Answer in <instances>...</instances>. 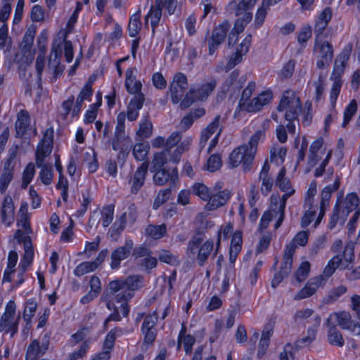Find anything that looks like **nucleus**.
Returning <instances> with one entry per match:
<instances>
[{
    "instance_id": "1",
    "label": "nucleus",
    "mask_w": 360,
    "mask_h": 360,
    "mask_svg": "<svg viewBox=\"0 0 360 360\" xmlns=\"http://www.w3.org/2000/svg\"><path fill=\"white\" fill-rule=\"evenodd\" d=\"M143 276L141 275H130L109 282L101 297L108 309L112 311L107 317V321H121L122 317L116 302L126 300L127 297H132L134 291L143 286Z\"/></svg>"
},
{
    "instance_id": "2",
    "label": "nucleus",
    "mask_w": 360,
    "mask_h": 360,
    "mask_svg": "<svg viewBox=\"0 0 360 360\" xmlns=\"http://www.w3.org/2000/svg\"><path fill=\"white\" fill-rule=\"evenodd\" d=\"M302 108V101L294 90L288 89L283 92L276 111L288 122L286 127L290 134L295 133V122L299 121Z\"/></svg>"
},
{
    "instance_id": "3",
    "label": "nucleus",
    "mask_w": 360,
    "mask_h": 360,
    "mask_svg": "<svg viewBox=\"0 0 360 360\" xmlns=\"http://www.w3.org/2000/svg\"><path fill=\"white\" fill-rule=\"evenodd\" d=\"M257 0H240L237 2L236 0L231 1L226 6V11L229 14H234L235 16H240L236 20L233 27L229 34L231 35H238L243 32L246 25L252 19V12Z\"/></svg>"
},
{
    "instance_id": "4",
    "label": "nucleus",
    "mask_w": 360,
    "mask_h": 360,
    "mask_svg": "<svg viewBox=\"0 0 360 360\" xmlns=\"http://www.w3.org/2000/svg\"><path fill=\"white\" fill-rule=\"evenodd\" d=\"M342 204L341 206L338 202L335 203L330 218V228L336 224L339 218L345 220L351 212H355L356 210H360L359 198L355 192L347 193Z\"/></svg>"
},
{
    "instance_id": "5",
    "label": "nucleus",
    "mask_w": 360,
    "mask_h": 360,
    "mask_svg": "<svg viewBox=\"0 0 360 360\" xmlns=\"http://www.w3.org/2000/svg\"><path fill=\"white\" fill-rule=\"evenodd\" d=\"M216 85L217 82L213 79L210 82L203 83L197 87L190 88L180 103L181 108H188L195 101H206L208 96L215 89Z\"/></svg>"
},
{
    "instance_id": "6",
    "label": "nucleus",
    "mask_w": 360,
    "mask_h": 360,
    "mask_svg": "<svg viewBox=\"0 0 360 360\" xmlns=\"http://www.w3.org/2000/svg\"><path fill=\"white\" fill-rule=\"evenodd\" d=\"M327 35L315 36L314 50L317 52L316 68L324 70L332 62L334 56V49L330 42L323 40Z\"/></svg>"
},
{
    "instance_id": "7",
    "label": "nucleus",
    "mask_w": 360,
    "mask_h": 360,
    "mask_svg": "<svg viewBox=\"0 0 360 360\" xmlns=\"http://www.w3.org/2000/svg\"><path fill=\"white\" fill-rule=\"evenodd\" d=\"M54 143V129L52 126L47 127L42 133L35 151V163L37 167L42 165L45 160L51 154Z\"/></svg>"
},
{
    "instance_id": "8",
    "label": "nucleus",
    "mask_w": 360,
    "mask_h": 360,
    "mask_svg": "<svg viewBox=\"0 0 360 360\" xmlns=\"http://www.w3.org/2000/svg\"><path fill=\"white\" fill-rule=\"evenodd\" d=\"M202 240V237L193 236L188 243L189 252L193 255L197 252L196 259L200 266L205 264L214 248V243L211 240H207L204 243Z\"/></svg>"
},
{
    "instance_id": "9",
    "label": "nucleus",
    "mask_w": 360,
    "mask_h": 360,
    "mask_svg": "<svg viewBox=\"0 0 360 360\" xmlns=\"http://www.w3.org/2000/svg\"><path fill=\"white\" fill-rule=\"evenodd\" d=\"M158 321V314L156 311L147 314L141 326V332L143 335V345L150 347L153 345L157 335L156 325Z\"/></svg>"
},
{
    "instance_id": "10",
    "label": "nucleus",
    "mask_w": 360,
    "mask_h": 360,
    "mask_svg": "<svg viewBox=\"0 0 360 360\" xmlns=\"http://www.w3.org/2000/svg\"><path fill=\"white\" fill-rule=\"evenodd\" d=\"M230 27V22L227 20H224L213 29L211 36L207 39L210 56H213L224 41Z\"/></svg>"
},
{
    "instance_id": "11",
    "label": "nucleus",
    "mask_w": 360,
    "mask_h": 360,
    "mask_svg": "<svg viewBox=\"0 0 360 360\" xmlns=\"http://www.w3.org/2000/svg\"><path fill=\"white\" fill-rule=\"evenodd\" d=\"M153 181L155 185L164 186L169 183V186H176L179 180L178 169L176 166H166V167L153 170Z\"/></svg>"
},
{
    "instance_id": "12",
    "label": "nucleus",
    "mask_w": 360,
    "mask_h": 360,
    "mask_svg": "<svg viewBox=\"0 0 360 360\" xmlns=\"http://www.w3.org/2000/svg\"><path fill=\"white\" fill-rule=\"evenodd\" d=\"M244 146H239L234 148L229 157V163L231 168H236L242 165L243 171L248 172L252 169L255 158L247 159L248 152L245 149Z\"/></svg>"
},
{
    "instance_id": "13",
    "label": "nucleus",
    "mask_w": 360,
    "mask_h": 360,
    "mask_svg": "<svg viewBox=\"0 0 360 360\" xmlns=\"http://www.w3.org/2000/svg\"><path fill=\"white\" fill-rule=\"evenodd\" d=\"M188 85V78L184 73L178 72L174 74L169 86L171 101L174 104L181 102Z\"/></svg>"
},
{
    "instance_id": "14",
    "label": "nucleus",
    "mask_w": 360,
    "mask_h": 360,
    "mask_svg": "<svg viewBox=\"0 0 360 360\" xmlns=\"http://www.w3.org/2000/svg\"><path fill=\"white\" fill-rule=\"evenodd\" d=\"M284 193L280 197L278 193H273L270 198L271 207L277 210L279 217L274 224L275 229L279 228L283 222L285 218V210L288 199L293 195L295 193V189L286 190L283 191Z\"/></svg>"
},
{
    "instance_id": "15",
    "label": "nucleus",
    "mask_w": 360,
    "mask_h": 360,
    "mask_svg": "<svg viewBox=\"0 0 360 360\" xmlns=\"http://www.w3.org/2000/svg\"><path fill=\"white\" fill-rule=\"evenodd\" d=\"M49 339L50 334L46 333L43 336L41 345L37 339L32 340L27 348L25 360H38L45 354L49 347Z\"/></svg>"
},
{
    "instance_id": "16",
    "label": "nucleus",
    "mask_w": 360,
    "mask_h": 360,
    "mask_svg": "<svg viewBox=\"0 0 360 360\" xmlns=\"http://www.w3.org/2000/svg\"><path fill=\"white\" fill-rule=\"evenodd\" d=\"M133 246V240L131 239H126L124 245L118 246L112 250L110 264L112 269L117 270L120 268L122 261L130 256Z\"/></svg>"
},
{
    "instance_id": "17",
    "label": "nucleus",
    "mask_w": 360,
    "mask_h": 360,
    "mask_svg": "<svg viewBox=\"0 0 360 360\" xmlns=\"http://www.w3.org/2000/svg\"><path fill=\"white\" fill-rule=\"evenodd\" d=\"M35 37L34 30H27L24 34L20 44V53L22 60L27 63H32L35 56V49L34 48V39Z\"/></svg>"
},
{
    "instance_id": "18",
    "label": "nucleus",
    "mask_w": 360,
    "mask_h": 360,
    "mask_svg": "<svg viewBox=\"0 0 360 360\" xmlns=\"http://www.w3.org/2000/svg\"><path fill=\"white\" fill-rule=\"evenodd\" d=\"M333 16V10L330 7H325L314 18V32L315 36H323Z\"/></svg>"
},
{
    "instance_id": "19",
    "label": "nucleus",
    "mask_w": 360,
    "mask_h": 360,
    "mask_svg": "<svg viewBox=\"0 0 360 360\" xmlns=\"http://www.w3.org/2000/svg\"><path fill=\"white\" fill-rule=\"evenodd\" d=\"M195 342V336L187 334V326L185 323H182L177 336L176 350L179 351L183 345L186 354L190 355L193 353Z\"/></svg>"
},
{
    "instance_id": "20",
    "label": "nucleus",
    "mask_w": 360,
    "mask_h": 360,
    "mask_svg": "<svg viewBox=\"0 0 360 360\" xmlns=\"http://www.w3.org/2000/svg\"><path fill=\"white\" fill-rule=\"evenodd\" d=\"M325 282L322 276L310 278L303 288H302L295 295V300H300L312 296Z\"/></svg>"
},
{
    "instance_id": "21",
    "label": "nucleus",
    "mask_w": 360,
    "mask_h": 360,
    "mask_svg": "<svg viewBox=\"0 0 360 360\" xmlns=\"http://www.w3.org/2000/svg\"><path fill=\"white\" fill-rule=\"evenodd\" d=\"M352 49L353 46L351 43L347 44L343 47L335 58L333 74L336 75L338 77H341L344 73L350 58Z\"/></svg>"
},
{
    "instance_id": "22",
    "label": "nucleus",
    "mask_w": 360,
    "mask_h": 360,
    "mask_svg": "<svg viewBox=\"0 0 360 360\" xmlns=\"http://www.w3.org/2000/svg\"><path fill=\"white\" fill-rule=\"evenodd\" d=\"M148 162H143L135 171L131 179L130 192L136 195L143 186L148 174Z\"/></svg>"
},
{
    "instance_id": "23",
    "label": "nucleus",
    "mask_w": 360,
    "mask_h": 360,
    "mask_svg": "<svg viewBox=\"0 0 360 360\" xmlns=\"http://www.w3.org/2000/svg\"><path fill=\"white\" fill-rule=\"evenodd\" d=\"M162 14V0H155V4L151 5L148 13L145 15L144 20L146 25L149 20L151 26L152 36L155 35V30L159 25Z\"/></svg>"
},
{
    "instance_id": "24",
    "label": "nucleus",
    "mask_w": 360,
    "mask_h": 360,
    "mask_svg": "<svg viewBox=\"0 0 360 360\" xmlns=\"http://www.w3.org/2000/svg\"><path fill=\"white\" fill-rule=\"evenodd\" d=\"M231 195L232 194L229 189H224L214 193L211 191L210 198L208 199L205 207L209 211L217 210L225 205Z\"/></svg>"
},
{
    "instance_id": "25",
    "label": "nucleus",
    "mask_w": 360,
    "mask_h": 360,
    "mask_svg": "<svg viewBox=\"0 0 360 360\" xmlns=\"http://www.w3.org/2000/svg\"><path fill=\"white\" fill-rule=\"evenodd\" d=\"M136 69L134 67L128 68L126 70V77L124 86L126 91L132 95H139L143 94L142 83L140 80L136 79Z\"/></svg>"
},
{
    "instance_id": "26",
    "label": "nucleus",
    "mask_w": 360,
    "mask_h": 360,
    "mask_svg": "<svg viewBox=\"0 0 360 360\" xmlns=\"http://www.w3.org/2000/svg\"><path fill=\"white\" fill-rule=\"evenodd\" d=\"M272 99V92L269 90L264 91L248 103L245 109L248 112H258L261 110L264 105L270 103Z\"/></svg>"
},
{
    "instance_id": "27",
    "label": "nucleus",
    "mask_w": 360,
    "mask_h": 360,
    "mask_svg": "<svg viewBox=\"0 0 360 360\" xmlns=\"http://www.w3.org/2000/svg\"><path fill=\"white\" fill-rule=\"evenodd\" d=\"M15 207L13 200L10 195L4 197L1 207V219L6 227L11 226L14 222Z\"/></svg>"
},
{
    "instance_id": "28",
    "label": "nucleus",
    "mask_w": 360,
    "mask_h": 360,
    "mask_svg": "<svg viewBox=\"0 0 360 360\" xmlns=\"http://www.w3.org/2000/svg\"><path fill=\"white\" fill-rule=\"evenodd\" d=\"M145 101V96L143 94L134 95L131 98L127 107L126 115L129 121L133 122L138 119L139 116V110L143 108Z\"/></svg>"
},
{
    "instance_id": "29",
    "label": "nucleus",
    "mask_w": 360,
    "mask_h": 360,
    "mask_svg": "<svg viewBox=\"0 0 360 360\" xmlns=\"http://www.w3.org/2000/svg\"><path fill=\"white\" fill-rule=\"evenodd\" d=\"M31 117L26 110H20L17 114L15 129L17 137H22L26 134L30 126Z\"/></svg>"
},
{
    "instance_id": "30",
    "label": "nucleus",
    "mask_w": 360,
    "mask_h": 360,
    "mask_svg": "<svg viewBox=\"0 0 360 360\" xmlns=\"http://www.w3.org/2000/svg\"><path fill=\"white\" fill-rule=\"evenodd\" d=\"M20 316L16 319L15 317L6 316V314H2L0 319V332L4 334H9L11 338L18 331Z\"/></svg>"
},
{
    "instance_id": "31",
    "label": "nucleus",
    "mask_w": 360,
    "mask_h": 360,
    "mask_svg": "<svg viewBox=\"0 0 360 360\" xmlns=\"http://www.w3.org/2000/svg\"><path fill=\"white\" fill-rule=\"evenodd\" d=\"M349 313L345 311L333 312L330 314L326 322L334 326H339L342 329H347L349 327L352 321Z\"/></svg>"
},
{
    "instance_id": "32",
    "label": "nucleus",
    "mask_w": 360,
    "mask_h": 360,
    "mask_svg": "<svg viewBox=\"0 0 360 360\" xmlns=\"http://www.w3.org/2000/svg\"><path fill=\"white\" fill-rule=\"evenodd\" d=\"M265 137V131L262 129L257 130L250 138L248 143H243L245 149L248 152L247 159L255 158L257 150V146L261 139Z\"/></svg>"
},
{
    "instance_id": "33",
    "label": "nucleus",
    "mask_w": 360,
    "mask_h": 360,
    "mask_svg": "<svg viewBox=\"0 0 360 360\" xmlns=\"http://www.w3.org/2000/svg\"><path fill=\"white\" fill-rule=\"evenodd\" d=\"M167 229L165 224H148L144 229V234L146 237L153 239L159 240L165 237L167 234Z\"/></svg>"
},
{
    "instance_id": "34",
    "label": "nucleus",
    "mask_w": 360,
    "mask_h": 360,
    "mask_svg": "<svg viewBox=\"0 0 360 360\" xmlns=\"http://www.w3.org/2000/svg\"><path fill=\"white\" fill-rule=\"evenodd\" d=\"M122 335V329L120 327L112 328L105 335L103 344V351L108 352L111 357V352L114 348L117 337Z\"/></svg>"
},
{
    "instance_id": "35",
    "label": "nucleus",
    "mask_w": 360,
    "mask_h": 360,
    "mask_svg": "<svg viewBox=\"0 0 360 360\" xmlns=\"http://www.w3.org/2000/svg\"><path fill=\"white\" fill-rule=\"evenodd\" d=\"M141 16V12L140 8H139L129 17L127 31L130 37H136L139 35L142 27Z\"/></svg>"
},
{
    "instance_id": "36",
    "label": "nucleus",
    "mask_w": 360,
    "mask_h": 360,
    "mask_svg": "<svg viewBox=\"0 0 360 360\" xmlns=\"http://www.w3.org/2000/svg\"><path fill=\"white\" fill-rule=\"evenodd\" d=\"M326 326L328 327V342L333 345L339 347H342L345 345V340L342 333L338 329L336 326L329 324V323H326Z\"/></svg>"
},
{
    "instance_id": "37",
    "label": "nucleus",
    "mask_w": 360,
    "mask_h": 360,
    "mask_svg": "<svg viewBox=\"0 0 360 360\" xmlns=\"http://www.w3.org/2000/svg\"><path fill=\"white\" fill-rule=\"evenodd\" d=\"M37 308V303L34 298H30L25 301L22 319L29 327L32 326V319L36 313Z\"/></svg>"
},
{
    "instance_id": "38",
    "label": "nucleus",
    "mask_w": 360,
    "mask_h": 360,
    "mask_svg": "<svg viewBox=\"0 0 360 360\" xmlns=\"http://www.w3.org/2000/svg\"><path fill=\"white\" fill-rule=\"evenodd\" d=\"M340 186L339 178H336L332 184L325 186L321 193V204L329 205V201L333 193L337 191Z\"/></svg>"
},
{
    "instance_id": "39",
    "label": "nucleus",
    "mask_w": 360,
    "mask_h": 360,
    "mask_svg": "<svg viewBox=\"0 0 360 360\" xmlns=\"http://www.w3.org/2000/svg\"><path fill=\"white\" fill-rule=\"evenodd\" d=\"M193 195L198 196L203 201H207L210 198L212 190L202 182H195L191 187Z\"/></svg>"
},
{
    "instance_id": "40",
    "label": "nucleus",
    "mask_w": 360,
    "mask_h": 360,
    "mask_svg": "<svg viewBox=\"0 0 360 360\" xmlns=\"http://www.w3.org/2000/svg\"><path fill=\"white\" fill-rule=\"evenodd\" d=\"M150 150V145L147 141L135 143L133 147V155L137 161H147V156Z\"/></svg>"
},
{
    "instance_id": "41",
    "label": "nucleus",
    "mask_w": 360,
    "mask_h": 360,
    "mask_svg": "<svg viewBox=\"0 0 360 360\" xmlns=\"http://www.w3.org/2000/svg\"><path fill=\"white\" fill-rule=\"evenodd\" d=\"M18 146L14 148H11L8 153L3 164V169L14 173L17 164Z\"/></svg>"
},
{
    "instance_id": "42",
    "label": "nucleus",
    "mask_w": 360,
    "mask_h": 360,
    "mask_svg": "<svg viewBox=\"0 0 360 360\" xmlns=\"http://www.w3.org/2000/svg\"><path fill=\"white\" fill-rule=\"evenodd\" d=\"M342 259L339 255H335L329 259L323 269V275H321L323 278H328L330 277L335 270L342 265Z\"/></svg>"
},
{
    "instance_id": "43",
    "label": "nucleus",
    "mask_w": 360,
    "mask_h": 360,
    "mask_svg": "<svg viewBox=\"0 0 360 360\" xmlns=\"http://www.w3.org/2000/svg\"><path fill=\"white\" fill-rule=\"evenodd\" d=\"M124 136H114L112 141V149L115 151H119V158L122 156L125 158L128 155L130 149L128 146L124 145Z\"/></svg>"
},
{
    "instance_id": "44",
    "label": "nucleus",
    "mask_w": 360,
    "mask_h": 360,
    "mask_svg": "<svg viewBox=\"0 0 360 360\" xmlns=\"http://www.w3.org/2000/svg\"><path fill=\"white\" fill-rule=\"evenodd\" d=\"M317 334L316 327H309L307 328V335L297 340L295 342V349H300L304 347L309 345L315 339Z\"/></svg>"
},
{
    "instance_id": "45",
    "label": "nucleus",
    "mask_w": 360,
    "mask_h": 360,
    "mask_svg": "<svg viewBox=\"0 0 360 360\" xmlns=\"http://www.w3.org/2000/svg\"><path fill=\"white\" fill-rule=\"evenodd\" d=\"M340 256L342 259V268L343 269H349L350 266H351V268H352V264H353V262L354 261V258H355L354 248L353 245H345L344 248L343 252H342V255H340Z\"/></svg>"
},
{
    "instance_id": "46",
    "label": "nucleus",
    "mask_w": 360,
    "mask_h": 360,
    "mask_svg": "<svg viewBox=\"0 0 360 360\" xmlns=\"http://www.w3.org/2000/svg\"><path fill=\"white\" fill-rule=\"evenodd\" d=\"M115 205L111 203L105 205L101 211V224L103 228L108 227L114 219Z\"/></svg>"
},
{
    "instance_id": "47",
    "label": "nucleus",
    "mask_w": 360,
    "mask_h": 360,
    "mask_svg": "<svg viewBox=\"0 0 360 360\" xmlns=\"http://www.w3.org/2000/svg\"><path fill=\"white\" fill-rule=\"evenodd\" d=\"M127 222V213L123 212L113 223L110 229L111 237H118L126 228Z\"/></svg>"
},
{
    "instance_id": "48",
    "label": "nucleus",
    "mask_w": 360,
    "mask_h": 360,
    "mask_svg": "<svg viewBox=\"0 0 360 360\" xmlns=\"http://www.w3.org/2000/svg\"><path fill=\"white\" fill-rule=\"evenodd\" d=\"M97 269L93 261H85L76 266L73 270V274L77 277H81L86 274L95 271Z\"/></svg>"
},
{
    "instance_id": "49",
    "label": "nucleus",
    "mask_w": 360,
    "mask_h": 360,
    "mask_svg": "<svg viewBox=\"0 0 360 360\" xmlns=\"http://www.w3.org/2000/svg\"><path fill=\"white\" fill-rule=\"evenodd\" d=\"M286 170L285 167H282L278 172L275 179V184L279 188L281 191H286V190L294 189L292 187L290 180L285 176Z\"/></svg>"
},
{
    "instance_id": "50",
    "label": "nucleus",
    "mask_w": 360,
    "mask_h": 360,
    "mask_svg": "<svg viewBox=\"0 0 360 360\" xmlns=\"http://www.w3.org/2000/svg\"><path fill=\"white\" fill-rule=\"evenodd\" d=\"M358 104L357 101L355 99H352L348 105L346 106L344 115H343V121L342 123V127H346L349 122L351 121L352 117L355 115L357 111Z\"/></svg>"
},
{
    "instance_id": "51",
    "label": "nucleus",
    "mask_w": 360,
    "mask_h": 360,
    "mask_svg": "<svg viewBox=\"0 0 360 360\" xmlns=\"http://www.w3.org/2000/svg\"><path fill=\"white\" fill-rule=\"evenodd\" d=\"M304 207L307 208V210L302 217L300 224L302 228H307L314 221L316 217L317 205H304Z\"/></svg>"
},
{
    "instance_id": "52",
    "label": "nucleus",
    "mask_w": 360,
    "mask_h": 360,
    "mask_svg": "<svg viewBox=\"0 0 360 360\" xmlns=\"http://www.w3.org/2000/svg\"><path fill=\"white\" fill-rule=\"evenodd\" d=\"M41 168L39 172V178L43 184L48 186L50 185L53 180V170L51 165H49L44 162L41 166L37 167Z\"/></svg>"
},
{
    "instance_id": "53",
    "label": "nucleus",
    "mask_w": 360,
    "mask_h": 360,
    "mask_svg": "<svg viewBox=\"0 0 360 360\" xmlns=\"http://www.w3.org/2000/svg\"><path fill=\"white\" fill-rule=\"evenodd\" d=\"M35 174V165L33 162H29L25 167L22 175L21 187L26 188L33 180Z\"/></svg>"
},
{
    "instance_id": "54",
    "label": "nucleus",
    "mask_w": 360,
    "mask_h": 360,
    "mask_svg": "<svg viewBox=\"0 0 360 360\" xmlns=\"http://www.w3.org/2000/svg\"><path fill=\"white\" fill-rule=\"evenodd\" d=\"M278 216L279 213L277 210H274V207H271V204H269V209L265 210L260 219L259 227L261 230L266 229L269 223L271 221L274 217Z\"/></svg>"
},
{
    "instance_id": "55",
    "label": "nucleus",
    "mask_w": 360,
    "mask_h": 360,
    "mask_svg": "<svg viewBox=\"0 0 360 360\" xmlns=\"http://www.w3.org/2000/svg\"><path fill=\"white\" fill-rule=\"evenodd\" d=\"M347 290L345 285H339L330 290L328 295L325 297V301L327 304H332L337 301L342 295H343Z\"/></svg>"
},
{
    "instance_id": "56",
    "label": "nucleus",
    "mask_w": 360,
    "mask_h": 360,
    "mask_svg": "<svg viewBox=\"0 0 360 360\" xmlns=\"http://www.w3.org/2000/svg\"><path fill=\"white\" fill-rule=\"evenodd\" d=\"M220 115H217L214 120L202 131L201 139L207 141L219 127Z\"/></svg>"
},
{
    "instance_id": "57",
    "label": "nucleus",
    "mask_w": 360,
    "mask_h": 360,
    "mask_svg": "<svg viewBox=\"0 0 360 360\" xmlns=\"http://www.w3.org/2000/svg\"><path fill=\"white\" fill-rule=\"evenodd\" d=\"M158 259L167 264L177 266L180 264L178 256L172 254L169 250H163L159 255Z\"/></svg>"
},
{
    "instance_id": "58",
    "label": "nucleus",
    "mask_w": 360,
    "mask_h": 360,
    "mask_svg": "<svg viewBox=\"0 0 360 360\" xmlns=\"http://www.w3.org/2000/svg\"><path fill=\"white\" fill-rule=\"evenodd\" d=\"M295 61L293 59H290L288 62H286L280 72H278V77L282 79H288L290 78L295 71Z\"/></svg>"
},
{
    "instance_id": "59",
    "label": "nucleus",
    "mask_w": 360,
    "mask_h": 360,
    "mask_svg": "<svg viewBox=\"0 0 360 360\" xmlns=\"http://www.w3.org/2000/svg\"><path fill=\"white\" fill-rule=\"evenodd\" d=\"M221 157L219 154H212L207 160V170L210 172L218 171L221 167Z\"/></svg>"
},
{
    "instance_id": "60",
    "label": "nucleus",
    "mask_w": 360,
    "mask_h": 360,
    "mask_svg": "<svg viewBox=\"0 0 360 360\" xmlns=\"http://www.w3.org/2000/svg\"><path fill=\"white\" fill-rule=\"evenodd\" d=\"M169 166L167 164V158L165 152L155 153L152 160V169L156 170L160 168Z\"/></svg>"
},
{
    "instance_id": "61",
    "label": "nucleus",
    "mask_w": 360,
    "mask_h": 360,
    "mask_svg": "<svg viewBox=\"0 0 360 360\" xmlns=\"http://www.w3.org/2000/svg\"><path fill=\"white\" fill-rule=\"evenodd\" d=\"M311 269V264L309 262H302L295 271V278L297 281L302 282L308 277Z\"/></svg>"
},
{
    "instance_id": "62",
    "label": "nucleus",
    "mask_w": 360,
    "mask_h": 360,
    "mask_svg": "<svg viewBox=\"0 0 360 360\" xmlns=\"http://www.w3.org/2000/svg\"><path fill=\"white\" fill-rule=\"evenodd\" d=\"M243 245V233L240 230L234 231L231 236L230 250L238 251L240 252Z\"/></svg>"
},
{
    "instance_id": "63",
    "label": "nucleus",
    "mask_w": 360,
    "mask_h": 360,
    "mask_svg": "<svg viewBox=\"0 0 360 360\" xmlns=\"http://www.w3.org/2000/svg\"><path fill=\"white\" fill-rule=\"evenodd\" d=\"M91 200L92 199L89 192L86 193H82V202L81 203L80 207L76 210L73 216H75L76 218L82 217L86 212L88 207L91 202Z\"/></svg>"
},
{
    "instance_id": "64",
    "label": "nucleus",
    "mask_w": 360,
    "mask_h": 360,
    "mask_svg": "<svg viewBox=\"0 0 360 360\" xmlns=\"http://www.w3.org/2000/svg\"><path fill=\"white\" fill-rule=\"evenodd\" d=\"M14 176V173L3 169L0 174V193H4Z\"/></svg>"
}]
</instances>
